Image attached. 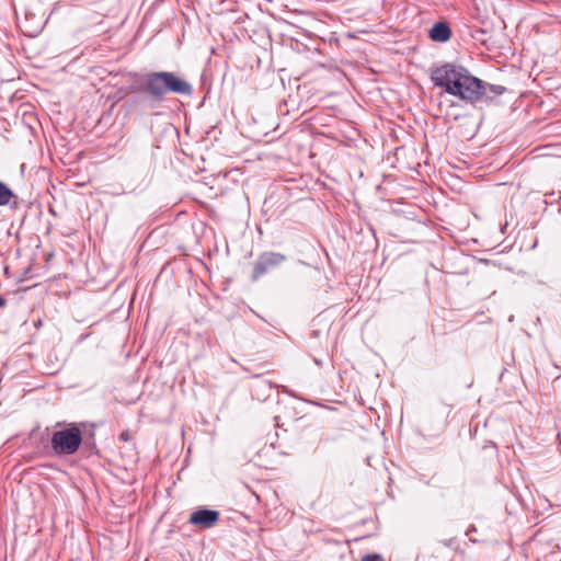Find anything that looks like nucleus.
Listing matches in <instances>:
<instances>
[{
  "label": "nucleus",
  "mask_w": 561,
  "mask_h": 561,
  "mask_svg": "<svg viewBox=\"0 0 561 561\" xmlns=\"http://www.w3.org/2000/svg\"><path fill=\"white\" fill-rule=\"evenodd\" d=\"M14 196L13 191L0 181V207L9 205Z\"/></svg>",
  "instance_id": "nucleus-8"
},
{
  "label": "nucleus",
  "mask_w": 561,
  "mask_h": 561,
  "mask_svg": "<svg viewBox=\"0 0 561 561\" xmlns=\"http://www.w3.org/2000/svg\"><path fill=\"white\" fill-rule=\"evenodd\" d=\"M463 67L446 62L431 69V80L435 87L442 88L445 93H453Z\"/></svg>",
  "instance_id": "nucleus-4"
},
{
  "label": "nucleus",
  "mask_w": 561,
  "mask_h": 561,
  "mask_svg": "<svg viewBox=\"0 0 561 561\" xmlns=\"http://www.w3.org/2000/svg\"><path fill=\"white\" fill-rule=\"evenodd\" d=\"M381 560H382L381 557L378 554H374V556L368 554V556H365L364 558H362L360 561H381Z\"/></svg>",
  "instance_id": "nucleus-10"
},
{
  "label": "nucleus",
  "mask_w": 561,
  "mask_h": 561,
  "mask_svg": "<svg viewBox=\"0 0 561 561\" xmlns=\"http://www.w3.org/2000/svg\"><path fill=\"white\" fill-rule=\"evenodd\" d=\"M144 91L154 101H163L168 93L191 95L192 85L170 71H156L147 75Z\"/></svg>",
  "instance_id": "nucleus-1"
},
{
  "label": "nucleus",
  "mask_w": 561,
  "mask_h": 561,
  "mask_svg": "<svg viewBox=\"0 0 561 561\" xmlns=\"http://www.w3.org/2000/svg\"><path fill=\"white\" fill-rule=\"evenodd\" d=\"M121 439H123V440H128V439H129L128 432H123V433L121 434Z\"/></svg>",
  "instance_id": "nucleus-11"
},
{
  "label": "nucleus",
  "mask_w": 561,
  "mask_h": 561,
  "mask_svg": "<svg viewBox=\"0 0 561 561\" xmlns=\"http://www.w3.org/2000/svg\"><path fill=\"white\" fill-rule=\"evenodd\" d=\"M82 443V432L77 424L53 433L50 446L55 455H73Z\"/></svg>",
  "instance_id": "nucleus-2"
},
{
  "label": "nucleus",
  "mask_w": 561,
  "mask_h": 561,
  "mask_svg": "<svg viewBox=\"0 0 561 561\" xmlns=\"http://www.w3.org/2000/svg\"><path fill=\"white\" fill-rule=\"evenodd\" d=\"M451 36L450 27L446 22H437L430 30V37L434 42L444 43Z\"/></svg>",
  "instance_id": "nucleus-7"
},
{
  "label": "nucleus",
  "mask_w": 561,
  "mask_h": 561,
  "mask_svg": "<svg viewBox=\"0 0 561 561\" xmlns=\"http://www.w3.org/2000/svg\"><path fill=\"white\" fill-rule=\"evenodd\" d=\"M219 519V513L217 511L201 508L195 511L190 516V523L202 529L213 527Z\"/></svg>",
  "instance_id": "nucleus-6"
},
{
  "label": "nucleus",
  "mask_w": 561,
  "mask_h": 561,
  "mask_svg": "<svg viewBox=\"0 0 561 561\" xmlns=\"http://www.w3.org/2000/svg\"><path fill=\"white\" fill-rule=\"evenodd\" d=\"M286 259L284 254L277 252L266 251L261 253L253 265L252 279L257 280L264 274L283 264Z\"/></svg>",
  "instance_id": "nucleus-5"
},
{
  "label": "nucleus",
  "mask_w": 561,
  "mask_h": 561,
  "mask_svg": "<svg viewBox=\"0 0 561 561\" xmlns=\"http://www.w3.org/2000/svg\"><path fill=\"white\" fill-rule=\"evenodd\" d=\"M1 305H3V301H2V299L0 298V306H1Z\"/></svg>",
  "instance_id": "nucleus-12"
},
{
  "label": "nucleus",
  "mask_w": 561,
  "mask_h": 561,
  "mask_svg": "<svg viewBox=\"0 0 561 561\" xmlns=\"http://www.w3.org/2000/svg\"><path fill=\"white\" fill-rule=\"evenodd\" d=\"M484 82L462 69L451 95L469 103L480 101L485 93Z\"/></svg>",
  "instance_id": "nucleus-3"
},
{
  "label": "nucleus",
  "mask_w": 561,
  "mask_h": 561,
  "mask_svg": "<svg viewBox=\"0 0 561 561\" xmlns=\"http://www.w3.org/2000/svg\"><path fill=\"white\" fill-rule=\"evenodd\" d=\"M484 87L486 88L483 95L485 98L501 95L506 91V88L500 84H490L484 82Z\"/></svg>",
  "instance_id": "nucleus-9"
}]
</instances>
